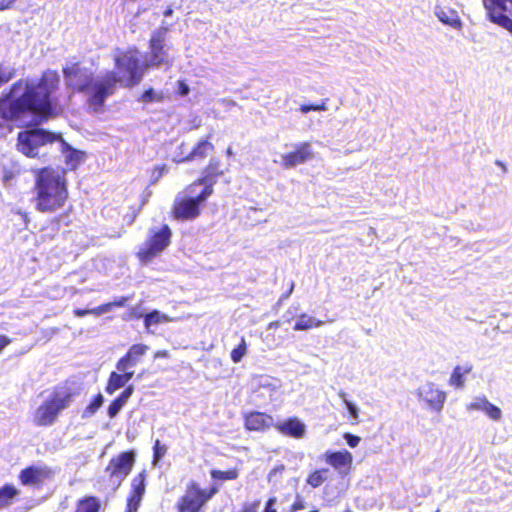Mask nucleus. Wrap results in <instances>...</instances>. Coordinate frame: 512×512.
Listing matches in <instances>:
<instances>
[{"label": "nucleus", "mask_w": 512, "mask_h": 512, "mask_svg": "<svg viewBox=\"0 0 512 512\" xmlns=\"http://www.w3.org/2000/svg\"><path fill=\"white\" fill-rule=\"evenodd\" d=\"M128 300H129V297L123 296V297H120V298L112 301L113 308L125 306Z\"/></svg>", "instance_id": "obj_48"}, {"label": "nucleus", "mask_w": 512, "mask_h": 512, "mask_svg": "<svg viewBox=\"0 0 512 512\" xmlns=\"http://www.w3.org/2000/svg\"><path fill=\"white\" fill-rule=\"evenodd\" d=\"M225 172L226 169L223 168L221 160L212 157L202 168L200 176L185 187V191L192 192L197 186H202L201 191L210 197L214 193V186L218 179L223 177Z\"/></svg>", "instance_id": "obj_12"}, {"label": "nucleus", "mask_w": 512, "mask_h": 512, "mask_svg": "<svg viewBox=\"0 0 512 512\" xmlns=\"http://www.w3.org/2000/svg\"><path fill=\"white\" fill-rule=\"evenodd\" d=\"M219 492L217 485L202 488L196 480H190L184 493L178 498L176 508L178 512H202L207 503Z\"/></svg>", "instance_id": "obj_6"}, {"label": "nucleus", "mask_w": 512, "mask_h": 512, "mask_svg": "<svg viewBox=\"0 0 512 512\" xmlns=\"http://www.w3.org/2000/svg\"><path fill=\"white\" fill-rule=\"evenodd\" d=\"M124 389L123 391L118 395L120 396L121 398H123L124 400H126L128 402L129 398L132 396L133 392H134V387L133 385H125L123 386Z\"/></svg>", "instance_id": "obj_45"}, {"label": "nucleus", "mask_w": 512, "mask_h": 512, "mask_svg": "<svg viewBox=\"0 0 512 512\" xmlns=\"http://www.w3.org/2000/svg\"><path fill=\"white\" fill-rule=\"evenodd\" d=\"M326 109V104L323 102L321 104H303L300 106V111L302 113H308L310 111H323Z\"/></svg>", "instance_id": "obj_40"}, {"label": "nucleus", "mask_w": 512, "mask_h": 512, "mask_svg": "<svg viewBox=\"0 0 512 512\" xmlns=\"http://www.w3.org/2000/svg\"><path fill=\"white\" fill-rule=\"evenodd\" d=\"M472 371V366L467 365L465 367L456 366L449 379V385L455 388H462L464 386V375L469 374Z\"/></svg>", "instance_id": "obj_30"}, {"label": "nucleus", "mask_w": 512, "mask_h": 512, "mask_svg": "<svg viewBox=\"0 0 512 512\" xmlns=\"http://www.w3.org/2000/svg\"><path fill=\"white\" fill-rule=\"evenodd\" d=\"M116 70H108L95 83L94 90L87 97V104L94 110L100 111L108 97L116 92L117 85L132 88L138 85L147 68L140 60V52L134 45L126 50L117 49L113 57Z\"/></svg>", "instance_id": "obj_2"}, {"label": "nucleus", "mask_w": 512, "mask_h": 512, "mask_svg": "<svg viewBox=\"0 0 512 512\" xmlns=\"http://www.w3.org/2000/svg\"><path fill=\"white\" fill-rule=\"evenodd\" d=\"M435 512H439V510L435 511Z\"/></svg>", "instance_id": "obj_60"}, {"label": "nucleus", "mask_w": 512, "mask_h": 512, "mask_svg": "<svg viewBox=\"0 0 512 512\" xmlns=\"http://www.w3.org/2000/svg\"><path fill=\"white\" fill-rule=\"evenodd\" d=\"M293 289H294V282H291L289 290L284 295H282L281 300L288 298L290 296V294L292 293Z\"/></svg>", "instance_id": "obj_55"}, {"label": "nucleus", "mask_w": 512, "mask_h": 512, "mask_svg": "<svg viewBox=\"0 0 512 512\" xmlns=\"http://www.w3.org/2000/svg\"><path fill=\"white\" fill-rule=\"evenodd\" d=\"M173 13V9L171 7H168L165 11H164V16L165 17H168V16H171Z\"/></svg>", "instance_id": "obj_56"}, {"label": "nucleus", "mask_w": 512, "mask_h": 512, "mask_svg": "<svg viewBox=\"0 0 512 512\" xmlns=\"http://www.w3.org/2000/svg\"><path fill=\"white\" fill-rule=\"evenodd\" d=\"M328 472L329 470L327 468L314 470L308 475L306 479L307 484L312 488L321 486L326 480Z\"/></svg>", "instance_id": "obj_33"}, {"label": "nucleus", "mask_w": 512, "mask_h": 512, "mask_svg": "<svg viewBox=\"0 0 512 512\" xmlns=\"http://www.w3.org/2000/svg\"><path fill=\"white\" fill-rule=\"evenodd\" d=\"M468 409L481 410L485 412L489 418L495 421L499 420L502 415L501 409L490 403L486 397L477 398L474 402L469 404Z\"/></svg>", "instance_id": "obj_25"}, {"label": "nucleus", "mask_w": 512, "mask_h": 512, "mask_svg": "<svg viewBox=\"0 0 512 512\" xmlns=\"http://www.w3.org/2000/svg\"><path fill=\"white\" fill-rule=\"evenodd\" d=\"M211 136L198 140L192 149L185 155L174 158L176 164L189 163L193 161H203L215 150L214 144L210 141Z\"/></svg>", "instance_id": "obj_18"}, {"label": "nucleus", "mask_w": 512, "mask_h": 512, "mask_svg": "<svg viewBox=\"0 0 512 512\" xmlns=\"http://www.w3.org/2000/svg\"><path fill=\"white\" fill-rule=\"evenodd\" d=\"M20 491L13 484H5L0 488V509L13 504Z\"/></svg>", "instance_id": "obj_28"}, {"label": "nucleus", "mask_w": 512, "mask_h": 512, "mask_svg": "<svg viewBox=\"0 0 512 512\" xmlns=\"http://www.w3.org/2000/svg\"><path fill=\"white\" fill-rule=\"evenodd\" d=\"M346 512H351V511H349V510H348V511H346Z\"/></svg>", "instance_id": "obj_61"}, {"label": "nucleus", "mask_w": 512, "mask_h": 512, "mask_svg": "<svg viewBox=\"0 0 512 512\" xmlns=\"http://www.w3.org/2000/svg\"><path fill=\"white\" fill-rule=\"evenodd\" d=\"M313 152L309 142H302L295 146L294 150L282 155V166L292 168L312 159Z\"/></svg>", "instance_id": "obj_20"}, {"label": "nucleus", "mask_w": 512, "mask_h": 512, "mask_svg": "<svg viewBox=\"0 0 512 512\" xmlns=\"http://www.w3.org/2000/svg\"><path fill=\"white\" fill-rule=\"evenodd\" d=\"M344 438L346 439L347 444L352 448L356 447L360 443V440H361L360 437L350 434V433H345Z\"/></svg>", "instance_id": "obj_44"}, {"label": "nucleus", "mask_w": 512, "mask_h": 512, "mask_svg": "<svg viewBox=\"0 0 512 512\" xmlns=\"http://www.w3.org/2000/svg\"><path fill=\"white\" fill-rule=\"evenodd\" d=\"M162 96L157 95L152 88L146 89L140 96V100L146 103L158 102L162 100Z\"/></svg>", "instance_id": "obj_39"}, {"label": "nucleus", "mask_w": 512, "mask_h": 512, "mask_svg": "<svg viewBox=\"0 0 512 512\" xmlns=\"http://www.w3.org/2000/svg\"><path fill=\"white\" fill-rule=\"evenodd\" d=\"M112 308H113L112 302H107L102 305H99L98 307L93 308L92 314L101 315L103 313L110 311Z\"/></svg>", "instance_id": "obj_43"}, {"label": "nucleus", "mask_w": 512, "mask_h": 512, "mask_svg": "<svg viewBox=\"0 0 512 512\" xmlns=\"http://www.w3.org/2000/svg\"><path fill=\"white\" fill-rule=\"evenodd\" d=\"M54 471L48 466H28L18 475L20 483L24 486L42 487L46 480L52 479Z\"/></svg>", "instance_id": "obj_16"}, {"label": "nucleus", "mask_w": 512, "mask_h": 512, "mask_svg": "<svg viewBox=\"0 0 512 512\" xmlns=\"http://www.w3.org/2000/svg\"><path fill=\"white\" fill-rule=\"evenodd\" d=\"M127 401L117 396L108 406L107 414L109 418H114L118 415L121 409L126 405Z\"/></svg>", "instance_id": "obj_37"}, {"label": "nucleus", "mask_w": 512, "mask_h": 512, "mask_svg": "<svg viewBox=\"0 0 512 512\" xmlns=\"http://www.w3.org/2000/svg\"><path fill=\"white\" fill-rule=\"evenodd\" d=\"M103 401V395L101 393L96 394L91 400V402L83 410L82 417L89 418L93 416L97 412V410L102 406Z\"/></svg>", "instance_id": "obj_34"}, {"label": "nucleus", "mask_w": 512, "mask_h": 512, "mask_svg": "<svg viewBox=\"0 0 512 512\" xmlns=\"http://www.w3.org/2000/svg\"><path fill=\"white\" fill-rule=\"evenodd\" d=\"M167 31V28H160L151 34L148 42L149 56L147 61L144 62L147 70L172 65L173 60L169 56L165 44Z\"/></svg>", "instance_id": "obj_11"}, {"label": "nucleus", "mask_w": 512, "mask_h": 512, "mask_svg": "<svg viewBox=\"0 0 512 512\" xmlns=\"http://www.w3.org/2000/svg\"><path fill=\"white\" fill-rule=\"evenodd\" d=\"M171 319L158 310H153L144 315V326L148 330L152 325L169 322Z\"/></svg>", "instance_id": "obj_32"}, {"label": "nucleus", "mask_w": 512, "mask_h": 512, "mask_svg": "<svg viewBox=\"0 0 512 512\" xmlns=\"http://www.w3.org/2000/svg\"><path fill=\"white\" fill-rule=\"evenodd\" d=\"M154 358H168L170 356L167 350H158L154 353Z\"/></svg>", "instance_id": "obj_51"}, {"label": "nucleus", "mask_w": 512, "mask_h": 512, "mask_svg": "<svg viewBox=\"0 0 512 512\" xmlns=\"http://www.w3.org/2000/svg\"><path fill=\"white\" fill-rule=\"evenodd\" d=\"M149 351V346L143 343H136L129 347L127 352L119 358L116 363L117 371H112L109 374L105 391L107 394L112 395L117 390L125 386L134 376L133 367L138 365L142 358Z\"/></svg>", "instance_id": "obj_5"}, {"label": "nucleus", "mask_w": 512, "mask_h": 512, "mask_svg": "<svg viewBox=\"0 0 512 512\" xmlns=\"http://www.w3.org/2000/svg\"><path fill=\"white\" fill-rule=\"evenodd\" d=\"M101 501L94 495H86L75 504L74 512H100Z\"/></svg>", "instance_id": "obj_26"}, {"label": "nucleus", "mask_w": 512, "mask_h": 512, "mask_svg": "<svg viewBox=\"0 0 512 512\" xmlns=\"http://www.w3.org/2000/svg\"><path fill=\"white\" fill-rule=\"evenodd\" d=\"M146 470L140 471L131 481V489L126 499L125 512H137L146 490Z\"/></svg>", "instance_id": "obj_17"}, {"label": "nucleus", "mask_w": 512, "mask_h": 512, "mask_svg": "<svg viewBox=\"0 0 512 512\" xmlns=\"http://www.w3.org/2000/svg\"><path fill=\"white\" fill-rule=\"evenodd\" d=\"M277 497L275 496H272V497H269L265 504H264V508H263V511L262 512H278L277 510Z\"/></svg>", "instance_id": "obj_41"}, {"label": "nucleus", "mask_w": 512, "mask_h": 512, "mask_svg": "<svg viewBox=\"0 0 512 512\" xmlns=\"http://www.w3.org/2000/svg\"><path fill=\"white\" fill-rule=\"evenodd\" d=\"M62 73L65 85L72 93H84L89 96L98 80L95 79L93 72L83 67L80 62L66 65Z\"/></svg>", "instance_id": "obj_8"}, {"label": "nucleus", "mask_w": 512, "mask_h": 512, "mask_svg": "<svg viewBox=\"0 0 512 512\" xmlns=\"http://www.w3.org/2000/svg\"><path fill=\"white\" fill-rule=\"evenodd\" d=\"M166 452L167 446L165 444H162L159 439H156L153 445L152 463L156 465L165 456Z\"/></svg>", "instance_id": "obj_38"}, {"label": "nucleus", "mask_w": 512, "mask_h": 512, "mask_svg": "<svg viewBox=\"0 0 512 512\" xmlns=\"http://www.w3.org/2000/svg\"><path fill=\"white\" fill-rule=\"evenodd\" d=\"M305 508V502L300 495H297L287 512H296Z\"/></svg>", "instance_id": "obj_42"}, {"label": "nucleus", "mask_w": 512, "mask_h": 512, "mask_svg": "<svg viewBox=\"0 0 512 512\" xmlns=\"http://www.w3.org/2000/svg\"><path fill=\"white\" fill-rule=\"evenodd\" d=\"M139 210H140V207L138 208H133L132 210V213L130 215H127L125 218H127V223L129 225L133 224L134 221L136 220L137 216H138V213H139Z\"/></svg>", "instance_id": "obj_47"}, {"label": "nucleus", "mask_w": 512, "mask_h": 512, "mask_svg": "<svg viewBox=\"0 0 512 512\" xmlns=\"http://www.w3.org/2000/svg\"><path fill=\"white\" fill-rule=\"evenodd\" d=\"M418 399L436 413H440L446 402L447 395L435 383L428 382L417 389Z\"/></svg>", "instance_id": "obj_15"}, {"label": "nucleus", "mask_w": 512, "mask_h": 512, "mask_svg": "<svg viewBox=\"0 0 512 512\" xmlns=\"http://www.w3.org/2000/svg\"><path fill=\"white\" fill-rule=\"evenodd\" d=\"M11 343V339L6 335H0V353L3 351L5 347H7Z\"/></svg>", "instance_id": "obj_49"}, {"label": "nucleus", "mask_w": 512, "mask_h": 512, "mask_svg": "<svg viewBox=\"0 0 512 512\" xmlns=\"http://www.w3.org/2000/svg\"><path fill=\"white\" fill-rule=\"evenodd\" d=\"M155 171H157L158 173V176H162V174L164 173V171L166 170V166L165 165H160V166H156L154 168Z\"/></svg>", "instance_id": "obj_54"}, {"label": "nucleus", "mask_w": 512, "mask_h": 512, "mask_svg": "<svg viewBox=\"0 0 512 512\" xmlns=\"http://www.w3.org/2000/svg\"><path fill=\"white\" fill-rule=\"evenodd\" d=\"M274 428L282 435L300 439L304 437L306 427L297 417H289L285 421L276 422Z\"/></svg>", "instance_id": "obj_21"}, {"label": "nucleus", "mask_w": 512, "mask_h": 512, "mask_svg": "<svg viewBox=\"0 0 512 512\" xmlns=\"http://www.w3.org/2000/svg\"><path fill=\"white\" fill-rule=\"evenodd\" d=\"M209 199V196L200 191L196 193L183 190L173 202L171 216L178 221H191L200 216L202 208Z\"/></svg>", "instance_id": "obj_7"}, {"label": "nucleus", "mask_w": 512, "mask_h": 512, "mask_svg": "<svg viewBox=\"0 0 512 512\" xmlns=\"http://www.w3.org/2000/svg\"><path fill=\"white\" fill-rule=\"evenodd\" d=\"M74 315L77 316V317H83V316H86L88 314H92V309H80V308H76L74 309L73 311Z\"/></svg>", "instance_id": "obj_50"}, {"label": "nucleus", "mask_w": 512, "mask_h": 512, "mask_svg": "<svg viewBox=\"0 0 512 512\" xmlns=\"http://www.w3.org/2000/svg\"><path fill=\"white\" fill-rule=\"evenodd\" d=\"M61 139L60 133L50 132L41 128H34L18 133L17 147L28 157L37 156V149L41 146L57 142Z\"/></svg>", "instance_id": "obj_9"}, {"label": "nucleus", "mask_w": 512, "mask_h": 512, "mask_svg": "<svg viewBox=\"0 0 512 512\" xmlns=\"http://www.w3.org/2000/svg\"><path fill=\"white\" fill-rule=\"evenodd\" d=\"M10 100L2 99L0 101V138L5 135V126L8 121L19 120L18 116H13Z\"/></svg>", "instance_id": "obj_27"}, {"label": "nucleus", "mask_w": 512, "mask_h": 512, "mask_svg": "<svg viewBox=\"0 0 512 512\" xmlns=\"http://www.w3.org/2000/svg\"><path fill=\"white\" fill-rule=\"evenodd\" d=\"M239 469L236 467L229 468L227 470L213 469L210 471L211 478L219 481H233L239 477Z\"/></svg>", "instance_id": "obj_31"}, {"label": "nucleus", "mask_w": 512, "mask_h": 512, "mask_svg": "<svg viewBox=\"0 0 512 512\" xmlns=\"http://www.w3.org/2000/svg\"><path fill=\"white\" fill-rule=\"evenodd\" d=\"M284 471V465H280V466H276L274 467L270 473H269V477H272L273 475L279 473L281 474L282 472Z\"/></svg>", "instance_id": "obj_52"}, {"label": "nucleus", "mask_w": 512, "mask_h": 512, "mask_svg": "<svg viewBox=\"0 0 512 512\" xmlns=\"http://www.w3.org/2000/svg\"><path fill=\"white\" fill-rule=\"evenodd\" d=\"M33 201L40 213H56L64 209L69 199L68 182L64 172L47 166L32 170Z\"/></svg>", "instance_id": "obj_3"}, {"label": "nucleus", "mask_w": 512, "mask_h": 512, "mask_svg": "<svg viewBox=\"0 0 512 512\" xmlns=\"http://www.w3.org/2000/svg\"><path fill=\"white\" fill-rule=\"evenodd\" d=\"M339 397L342 399L343 404L348 409L350 414V419L353 420V423H357L359 413L357 407L347 399V394L344 391H340L338 393Z\"/></svg>", "instance_id": "obj_36"}, {"label": "nucleus", "mask_w": 512, "mask_h": 512, "mask_svg": "<svg viewBox=\"0 0 512 512\" xmlns=\"http://www.w3.org/2000/svg\"><path fill=\"white\" fill-rule=\"evenodd\" d=\"M61 145V152L65 155V164L68 170H76L80 163L85 159L83 151L71 147L61 136L58 141Z\"/></svg>", "instance_id": "obj_22"}, {"label": "nucleus", "mask_w": 512, "mask_h": 512, "mask_svg": "<svg viewBox=\"0 0 512 512\" xmlns=\"http://www.w3.org/2000/svg\"><path fill=\"white\" fill-rule=\"evenodd\" d=\"M244 428L249 432H264L274 427L272 415L260 411H249L243 414Z\"/></svg>", "instance_id": "obj_19"}, {"label": "nucleus", "mask_w": 512, "mask_h": 512, "mask_svg": "<svg viewBox=\"0 0 512 512\" xmlns=\"http://www.w3.org/2000/svg\"><path fill=\"white\" fill-rule=\"evenodd\" d=\"M488 19L512 33V0H482Z\"/></svg>", "instance_id": "obj_14"}, {"label": "nucleus", "mask_w": 512, "mask_h": 512, "mask_svg": "<svg viewBox=\"0 0 512 512\" xmlns=\"http://www.w3.org/2000/svg\"><path fill=\"white\" fill-rule=\"evenodd\" d=\"M324 460L334 469L341 470L343 468H350L353 461V456L347 450L327 451L324 454Z\"/></svg>", "instance_id": "obj_23"}, {"label": "nucleus", "mask_w": 512, "mask_h": 512, "mask_svg": "<svg viewBox=\"0 0 512 512\" xmlns=\"http://www.w3.org/2000/svg\"><path fill=\"white\" fill-rule=\"evenodd\" d=\"M172 231L167 224L158 230H151L143 246L137 251L136 256L142 263H149L159 256L171 243Z\"/></svg>", "instance_id": "obj_10"}, {"label": "nucleus", "mask_w": 512, "mask_h": 512, "mask_svg": "<svg viewBox=\"0 0 512 512\" xmlns=\"http://www.w3.org/2000/svg\"><path fill=\"white\" fill-rule=\"evenodd\" d=\"M434 12L439 21L443 24L454 29H461L462 21L456 10L447 6L436 5Z\"/></svg>", "instance_id": "obj_24"}, {"label": "nucleus", "mask_w": 512, "mask_h": 512, "mask_svg": "<svg viewBox=\"0 0 512 512\" xmlns=\"http://www.w3.org/2000/svg\"><path fill=\"white\" fill-rule=\"evenodd\" d=\"M231 153H232V152H231V149H230V148H228V149H227V154H228V155H230Z\"/></svg>", "instance_id": "obj_59"}, {"label": "nucleus", "mask_w": 512, "mask_h": 512, "mask_svg": "<svg viewBox=\"0 0 512 512\" xmlns=\"http://www.w3.org/2000/svg\"><path fill=\"white\" fill-rule=\"evenodd\" d=\"M177 86H178V94L181 96H186L190 91L189 86L186 84V82L184 80H179L177 83Z\"/></svg>", "instance_id": "obj_46"}, {"label": "nucleus", "mask_w": 512, "mask_h": 512, "mask_svg": "<svg viewBox=\"0 0 512 512\" xmlns=\"http://www.w3.org/2000/svg\"><path fill=\"white\" fill-rule=\"evenodd\" d=\"M130 314L135 319H139V318H141L143 316L141 313L134 312V310H131Z\"/></svg>", "instance_id": "obj_57"}, {"label": "nucleus", "mask_w": 512, "mask_h": 512, "mask_svg": "<svg viewBox=\"0 0 512 512\" xmlns=\"http://www.w3.org/2000/svg\"><path fill=\"white\" fill-rule=\"evenodd\" d=\"M247 353V343L244 337L241 338L237 347L232 349L230 357L232 362L239 363Z\"/></svg>", "instance_id": "obj_35"}, {"label": "nucleus", "mask_w": 512, "mask_h": 512, "mask_svg": "<svg viewBox=\"0 0 512 512\" xmlns=\"http://www.w3.org/2000/svg\"><path fill=\"white\" fill-rule=\"evenodd\" d=\"M60 85V77L54 70L44 71L37 81L18 80L11 87V93L24 88L23 92L11 102V113L19 120L25 116H33L39 121H46L57 116L60 106L56 91Z\"/></svg>", "instance_id": "obj_1"}, {"label": "nucleus", "mask_w": 512, "mask_h": 512, "mask_svg": "<svg viewBox=\"0 0 512 512\" xmlns=\"http://www.w3.org/2000/svg\"><path fill=\"white\" fill-rule=\"evenodd\" d=\"M324 324L322 320H317L305 313L300 314L293 326L295 331L309 330L312 328L320 327Z\"/></svg>", "instance_id": "obj_29"}, {"label": "nucleus", "mask_w": 512, "mask_h": 512, "mask_svg": "<svg viewBox=\"0 0 512 512\" xmlns=\"http://www.w3.org/2000/svg\"><path fill=\"white\" fill-rule=\"evenodd\" d=\"M277 327H279L278 321H274L269 324V328H277Z\"/></svg>", "instance_id": "obj_58"}, {"label": "nucleus", "mask_w": 512, "mask_h": 512, "mask_svg": "<svg viewBox=\"0 0 512 512\" xmlns=\"http://www.w3.org/2000/svg\"><path fill=\"white\" fill-rule=\"evenodd\" d=\"M135 461L136 453L134 450L123 451L110 459L104 471L108 478L116 483L115 489L119 488L131 473Z\"/></svg>", "instance_id": "obj_13"}, {"label": "nucleus", "mask_w": 512, "mask_h": 512, "mask_svg": "<svg viewBox=\"0 0 512 512\" xmlns=\"http://www.w3.org/2000/svg\"><path fill=\"white\" fill-rule=\"evenodd\" d=\"M11 78V74H5L3 72L0 71V84L2 83H6L10 80Z\"/></svg>", "instance_id": "obj_53"}, {"label": "nucleus", "mask_w": 512, "mask_h": 512, "mask_svg": "<svg viewBox=\"0 0 512 512\" xmlns=\"http://www.w3.org/2000/svg\"><path fill=\"white\" fill-rule=\"evenodd\" d=\"M77 392L67 386H55L50 395L37 407L33 421L38 427L53 425L60 414L74 401Z\"/></svg>", "instance_id": "obj_4"}]
</instances>
